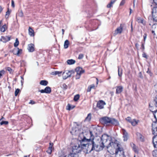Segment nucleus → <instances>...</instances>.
<instances>
[{"instance_id":"obj_24","label":"nucleus","mask_w":157,"mask_h":157,"mask_svg":"<svg viewBox=\"0 0 157 157\" xmlns=\"http://www.w3.org/2000/svg\"><path fill=\"white\" fill-rule=\"evenodd\" d=\"M48 82L46 80H43L40 81V85L43 86H46L48 84Z\"/></svg>"},{"instance_id":"obj_19","label":"nucleus","mask_w":157,"mask_h":157,"mask_svg":"<svg viewBox=\"0 0 157 157\" xmlns=\"http://www.w3.org/2000/svg\"><path fill=\"white\" fill-rule=\"evenodd\" d=\"M29 35L31 36H34V30L30 27L29 28Z\"/></svg>"},{"instance_id":"obj_26","label":"nucleus","mask_w":157,"mask_h":157,"mask_svg":"<svg viewBox=\"0 0 157 157\" xmlns=\"http://www.w3.org/2000/svg\"><path fill=\"white\" fill-rule=\"evenodd\" d=\"M136 21L139 23H141L142 24H144L143 19L140 17H137L136 18Z\"/></svg>"},{"instance_id":"obj_36","label":"nucleus","mask_w":157,"mask_h":157,"mask_svg":"<svg viewBox=\"0 0 157 157\" xmlns=\"http://www.w3.org/2000/svg\"><path fill=\"white\" fill-rule=\"evenodd\" d=\"M152 155L154 156L157 157V149L152 152Z\"/></svg>"},{"instance_id":"obj_3","label":"nucleus","mask_w":157,"mask_h":157,"mask_svg":"<svg viewBox=\"0 0 157 157\" xmlns=\"http://www.w3.org/2000/svg\"><path fill=\"white\" fill-rule=\"evenodd\" d=\"M109 138V136L106 134H104L102 136L101 138V140L98 143L101 150H102L105 147L107 148V146L109 144V143L112 142L110 140H108Z\"/></svg>"},{"instance_id":"obj_42","label":"nucleus","mask_w":157,"mask_h":157,"mask_svg":"<svg viewBox=\"0 0 157 157\" xmlns=\"http://www.w3.org/2000/svg\"><path fill=\"white\" fill-rule=\"evenodd\" d=\"M125 0H122L120 3V6H122L125 3Z\"/></svg>"},{"instance_id":"obj_48","label":"nucleus","mask_w":157,"mask_h":157,"mask_svg":"<svg viewBox=\"0 0 157 157\" xmlns=\"http://www.w3.org/2000/svg\"><path fill=\"white\" fill-rule=\"evenodd\" d=\"M142 56L143 57L145 58H147V55L144 52L142 54Z\"/></svg>"},{"instance_id":"obj_47","label":"nucleus","mask_w":157,"mask_h":157,"mask_svg":"<svg viewBox=\"0 0 157 157\" xmlns=\"http://www.w3.org/2000/svg\"><path fill=\"white\" fill-rule=\"evenodd\" d=\"M147 36V34L146 33H145L144 35V42H145V40L146 39Z\"/></svg>"},{"instance_id":"obj_59","label":"nucleus","mask_w":157,"mask_h":157,"mask_svg":"<svg viewBox=\"0 0 157 157\" xmlns=\"http://www.w3.org/2000/svg\"><path fill=\"white\" fill-rule=\"evenodd\" d=\"M154 2L157 5V0H153Z\"/></svg>"},{"instance_id":"obj_43","label":"nucleus","mask_w":157,"mask_h":157,"mask_svg":"<svg viewBox=\"0 0 157 157\" xmlns=\"http://www.w3.org/2000/svg\"><path fill=\"white\" fill-rule=\"evenodd\" d=\"M67 109L68 110H70L71 109V106L70 104H68L67 106Z\"/></svg>"},{"instance_id":"obj_16","label":"nucleus","mask_w":157,"mask_h":157,"mask_svg":"<svg viewBox=\"0 0 157 157\" xmlns=\"http://www.w3.org/2000/svg\"><path fill=\"white\" fill-rule=\"evenodd\" d=\"M28 49L30 52H32L34 51V45L32 44H30L28 45Z\"/></svg>"},{"instance_id":"obj_22","label":"nucleus","mask_w":157,"mask_h":157,"mask_svg":"<svg viewBox=\"0 0 157 157\" xmlns=\"http://www.w3.org/2000/svg\"><path fill=\"white\" fill-rule=\"evenodd\" d=\"M116 1V0H112L107 5V7L108 8H109L112 7L114 3Z\"/></svg>"},{"instance_id":"obj_5","label":"nucleus","mask_w":157,"mask_h":157,"mask_svg":"<svg viewBox=\"0 0 157 157\" xmlns=\"http://www.w3.org/2000/svg\"><path fill=\"white\" fill-rule=\"evenodd\" d=\"M80 144L78 143V144L73 146L72 148V153L74 154H77L81 152L82 150L83 151V145H81V140H79Z\"/></svg>"},{"instance_id":"obj_30","label":"nucleus","mask_w":157,"mask_h":157,"mask_svg":"<svg viewBox=\"0 0 157 157\" xmlns=\"http://www.w3.org/2000/svg\"><path fill=\"white\" fill-rule=\"evenodd\" d=\"M137 123L138 122L135 119H133L131 122V123L132 124V125L134 126H135Z\"/></svg>"},{"instance_id":"obj_50","label":"nucleus","mask_w":157,"mask_h":157,"mask_svg":"<svg viewBox=\"0 0 157 157\" xmlns=\"http://www.w3.org/2000/svg\"><path fill=\"white\" fill-rule=\"evenodd\" d=\"M141 48H142L143 49V50H144V49L145 47H144V43H142L141 47Z\"/></svg>"},{"instance_id":"obj_63","label":"nucleus","mask_w":157,"mask_h":157,"mask_svg":"<svg viewBox=\"0 0 157 157\" xmlns=\"http://www.w3.org/2000/svg\"><path fill=\"white\" fill-rule=\"evenodd\" d=\"M151 33H152L154 35H155V31H154L152 30V31H151Z\"/></svg>"},{"instance_id":"obj_32","label":"nucleus","mask_w":157,"mask_h":157,"mask_svg":"<svg viewBox=\"0 0 157 157\" xmlns=\"http://www.w3.org/2000/svg\"><path fill=\"white\" fill-rule=\"evenodd\" d=\"M19 44V42L17 38H16L15 42L14 44V46L15 47H17Z\"/></svg>"},{"instance_id":"obj_9","label":"nucleus","mask_w":157,"mask_h":157,"mask_svg":"<svg viewBox=\"0 0 157 157\" xmlns=\"http://www.w3.org/2000/svg\"><path fill=\"white\" fill-rule=\"evenodd\" d=\"M122 132L123 134V137L124 138V140L126 141L128 138V133L124 129H122Z\"/></svg>"},{"instance_id":"obj_33","label":"nucleus","mask_w":157,"mask_h":157,"mask_svg":"<svg viewBox=\"0 0 157 157\" xmlns=\"http://www.w3.org/2000/svg\"><path fill=\"white\" fill-rule=\"evenodd\" d=\"M61 87L64 90H66L67 89L68 86L65 84L63 83L61 86Z\"/></svg>"},{"instance_id":"obj_53","label":"nucleus","mask_w":157,"mask_h":157,"mask_svg":"<svg viewBox=\"0 0 157 157\" xmlns=\"http://www.w3.org/2000/svg\"><path fill=\"white\" fill-rule=\"evenodd\" d=\"M39 92H40L41 93H45V90H39Z\"/></svg>"},{"instance_id":"obj_25","label":"nucleus","mask_w":157,"mask_h":157,"mask_svg":"<svg viewBox=\"0 0 157 157\" xmlns=\"http://www.w3.org/2000/svg\"><path fill=\"white\" fill-rule=\"evenodd\" d=\"M64 157H78V155L77 154H74L70 153L68 155H66Z\"/></svg>"},{"instance_id":"obj_29","label":"nucleus","mask_w":157,"mask_h":157,"mask_svg":"<svg viewBox=\"0 0 157 157\" xmlns=\"http://www.w3.org/2000/svg\"><path fill=\"white\" fill-rule=\"evenodd\" d=\"M131 145L134 151H135L136 152L137 151V149L136 147V145L134 144H133V143L131 144Z\"/></svg>"},{"instance_id":"obj_62","label":"nucleus","mask_w":157,"mask_h":157,"mask_svg":"<svg viewBox=\"0 0 157 157\" xmlns=\"http://www.w3.org/2000/svg\"><path fill=\"white\" fill-rule=\"evenodd\" d=\"M19 15L21 16L22 17L23 16V13H19Z\"/></svg>"},{"instance_id":"obj_44","label":"nucleus","mask_w":157,"mask_h":157,"mask_svg":"<svg viewBox=\"0 0 157 157\" xmlns=\"http://www.w3.org/2000/svg\"><path fill=\"white\" fill-rule=\"evenodd\" d=\"M8 71L10 72V73H11L12 69L10 67H8L6 69Z\"/></svg>"},{"instance_id":"obj_28","label":"nucleus","mask_w":157,"mask_h":157,"mask_svg":"<svg viewBox=\"0 0 157 157\" xmlns=\"http://www.w3.org/2000/svg\"><path fill=\"white\" fill-rule=\"evenodd\" d=\"M7 27L6 25H4L0 28V30L1 32H4L5 31Z\"/></svg>"},{"instance_id":"obj_14","label":"nucleus","mask_w":157,"mask_h":157,"mask_svg":"<svg viewBox=\"0 0 157 157\" xmlns=\"http://www.w3.org/2000/svg\"><path fill=\"white\" fill-rule=\"evenodd\" d=\"M152 142L154 147H157V136H155L153 137Z\"/></svg>"},{"instance_id":"obj_10","label":"nucleus","mask_w":157,"mask_h":157,"mask_svg":"<svg viewBox=\"0 0 157 157\" xmlns=\"http://www.w3.org/2000/svg\"><path fill=\"white\" fill-rule=\"evenodd\" d=\"M22 50L19 49L18 48H14L13 51V54L19 56L20 54L21 53Z\"/></svg>"},{"instance_id":"obj_57","label":"nucleus","mask_w":157,"mask_h":157,"mask_svg":"<svg viewBox=\"0 0 157 157\" xmlns=\"http://www.w3.org/2000/svg\"><path fill=\"white\" fill-rule=\"evenodd\" d=\"M51 74L52 75H56V71L52 72Z\"/></svg>"},{"instance_id":"obj_7","label":"nucleus","mask_w":157,"mask_h":157,"mask_svg":"<svg viewBox=\"0 0 157 157\" xmlns=\"http://www.w3.org/2000/svg\"><path fill=\"white\" fill-rule=\"evenodd\" d=\"M151 13L153 21L157 22V7L153 8Z\"/></svg>"},{"instance_id":"obj_64","label":"nucleus","mask_w":157,"mask_h":157,"mask_svg":"<svg viewBox=\"0 0 157 157\" xmlns=\"http://www.w3.org/2000/svg\"><path fill=\"white\" fill-rule=\"evenodd\" d=\"M2 10V7L0 6V13L1 12Z\"/></svg>"},{"instance_id":"obj_2","label":"nucleus","mask_w":157,"mask_h":157,"mask_svg":"<svg viewBox=\"0 0 157 157\" xmlns=\"http://www.w3.org/2000/svg\"><path fill=\"white\" fill-rule=\"evenodd\" d=\"M110 147H113L115 149V154L116 157H123L124 152L122 148L120 147V144L117 141L115 142H110L109 144L107 146V149Z\"/></svg>"},{"instance_id":"obj_61","label":"nucleus","mask_w":157,"mask_h":157,"mask_svg":"<svg viewBox=\"0 0 157 157\" xmlns=\"http://www.w3.org/2000/svg\"><path fill=\"white\" fill-rule=\"evenodd\" d=\"M62 34L63 35L64 33V30L63 29H62Z\"/></svg>"},{"instance_id":"obj_37","label":"nucleus","mask_w":157,"mask_h":157,"mask_svg":"<svg viewBox=\"0 0 157 157\" xmlns=\"http://www.w3.org/2000/svg\"><path fill=\"white\" fill-rule=\"evenodd\" d=\"M20 91V90L19 89H17L15 91V95L16 96L18 94Z\"/></svg>"},{"instance_id":"obj_52","label":"nucleus","mask_w":157,"mask_h":157,"mask_svg":"<svg viewBox=\"0 0 157 157\" xmlns=\"http://www.w3.org/2000/svg\"><path fill=\"white\" fill-rule=\"evenodd\" d=\"M91 89H92L91 88L90 86H89L88 87L87 90V92H90L91 91Z\"/></svg>"},{"instance_id":"obj_8","label":"nucleus","mask_w":157,"mask_h":157,"mask_svg":"<svg viewBox=\"0 0 157 157\" xmlns=\"http://www.w3.org/2000/svg\"><path fill=\"white\" fill-rule=\"evenodd\" d=\"M105 105V103L102 100L99 101L97 103V106L99 109H101L104 108V106Z\"/></svg>"},{"instance_id":"obj_46","label":"nucleus","mask_w":157,"mask_h":157,"mask_svg":"<svg viewBox=\"0 0 157 157\" xmlns=\"http://www.w3.org/2000/svg\"><path fill=\"white\" fill-rule=\"evenodd\" d=\"M81 75L77 74L76 75V79H78L80 78V75Z\"/></svg>"},{"instance_id":"obj_4","label":"nucleus","mask_w":157,"mask_h":157,"mask_svg":"<svg viewBox=\"0 0 157 157\" xmlns=\"http://www.w3.org/2000/svg\"><path fill=\"white\" fill-rule=\"evenodd\" d=\"M100 121L102 124L107 125L111 124L117 125L119 124L118 122L116 119L107 117H105L101 118Z\"/></svg>"},{"instance_id":"obj_40","label":"nucleus","mask_w":157,"mask_h":157,"mask_svg":"<svg viewBox=\"0 0 157 157\" xmlns=\"http://www.w3.org/2000/svg\"><path fill=\"white\" fill-rule=\"evenodd\" d=\"M56 75H58L59 76H60L61 75L62 73V71H56Z\"/></svg>"},{"instance_id":"obj_51","label":"nucleus","mask_w":157,"mask_h":157,"mask_svg":"<svg viewBox=\"0 0 157 157\" xmlns=\"http://www.w3.org/2000/svg\"><path fill=\"white\" fill-rule=\"evenodd\" d=\"M139 46V44L138 43H136L135 44V47H136V48L138 49Z\"/></svg>"},{"instance_id":"obj_21","label":"nucleus","mask_w":157,"mask_h":157,"mask_svg":"<svg viewBox=\"0 0 157 157\" xmlns=\"http://www.w3.org/2000/svg\"><path fill=\"white\" fill-rule=\"evenodd\" d=\"M67 62V64L69 65L73 64L75 63V61L73 59H68Z\"/></svg>"},{"instance_id":"obj_41","label":"nucleus","mask_w":157,"mask_h":157,"mask_svg":"<svg viewBox=\"0 0 157 157\" xmlns=\"http://www.w3.org/2000/svg\"><path fill=\"white\" fill-rule=\"evenodd\" d=\"M126 120L128 121V122H129L130 123L132 121V120H131V117H128L126 118Z\"/></svg>"},{"instance_id":"obj_17","label":"nucleus","mask_w":157,"mask_h":157,"mask_svg":"<svg viewBox=\"0 0 157 157\" xmlns=\"http://www.w3.org/2000/svg\"><path fill=\"white\" fill-rule=\"evenodd\" d=\"M116 93L117 94L121 93L123 91V87L122 86H117Z\"/></svg>"},{"instance_id":"obj_1","label":"nucleus","mask_w":157,"mask_h":157,"mask_svg":"<svg viewBox=\"0 0 157 157\" xmlns=\"http://www.w3.org/2000/svg\"><path fill=\"white\" fill-rule=\"evenodd\" d=\"M90 138L87 139L84 136V133L80 134L78 137V140H81V145H83V151L86 153H90L94 150L97 151H101L98 143L94 141V136L92 131H90Z\"/></svg>"},{"instance_id":"obj_39","label":"nucleus","mask_w":157,"mask_h":157,"mask_svg":"<svg viewBox=\"0 0 157 157\" xmlns=\"http://www.w3.org/2000/svg\"><path fill=\"white\" fill-rule=\"evenodd\" d=\"M10 14V12L9 10H8L6 12V14L5 16V17L6 18H8L9 17V16Z\"/></svg>"},{"instance_id":"obj_20","label":"nucleus","mask_w":157,"mask_h":157,"mask_svg":"<svg viewBox=\"0 0 157 157\" xmlns=\"http://www.w3.org/2000/svg\"><path fill=\"white\" fill-rule=\"evenodd\" d=\"M45 93L46 94H49L51 92V89L49 86H47L44 89Z\"/></svg>"},{"instance_id":"obj_35","label":"nucleus","mask_w":157,"mask_h":157,"mask_svg":"<svg viewBox=\"0 0 157 157\" xmlns=\"http://www.w3.org/2000/svg\"><path fill=\"white\" fill-rule=\"evenodd\" d=\"M0 124L1 125L3 124L6 125L8 124V122L7 121H2L0 122Z\"/></svg>"},{"instance_id":"obj_12","label":"nucleus","mask_w":157,"mask_h":157,"mask_svg":"<svg viewBox=\"0 0 157 157\" xmlns=\"http://www.w3.org/2000/svg\"><path fill=\"white\" fill-rule=\"evenodd\" d=\"M76 71L77 74L81 75L85 72L84 70H83L82 68L80 67H77L75 69Z\"/></svg>"},{"instance_id":"obj_11","label":"nucleus","mask_w":157,"mask_h":157,"mask_svg":"<svg viewBox=\"0 0 157 157\" xmlns=\"http://www.w3.org/2000/svg\"><path fill=\"white\" fill-rule=\"evenodd\" d=\"M10 37L7 36H2L0 41L4 43H6L10 40Z\"/></svg>"},{"instance_id":"obj_23","label":"nucleus","mask_w":157,"mask_h":157,"mask_svg":"<svg viewBox=\"0 0 157 157\" xmlns=\"http://www.w3.org/2000/svg\"><path fill=\"white\" fill-rule=\"evenodd\" d=\"M69 44V42L68 40H66L64 43V48L65 49H66L68 48V45Z\"/></svg>"},{"instance_id":"obj_54","label":"nucleus","mask_w":157,"mask_h":157,"mask_svg":"<svg viewBox=\"0 0 157 157\" xmlns=\"http://www.w3.org/2000/svg\"><path fill=\"white\" fill-rule=\"evenodd\" d=\"M156 25H157V24H154L152 26V28H153V29L155 28L156 27Z\"/></svg>"},{"instance_id":"obj_38","label":"nucleus","mask_w":157,"mask_h":157,"mask_svg":"<svg viewBox=\"0 0 157 157\" xmlns=\"http://www.w3.org/2000/svg\"><path fill=\"white\" fill-rule=\"evenodd\" d=\"M84 55L83 54H80L78 56V59H82Z\"/></svg>"},{"instance_id":"obj_55","label":"nucleus","mask_w":157,"mask_h":157,"mask_svg":"<svg viewBox=\"0 0 157 157\" xmlns=\"http://www.w3.org/2000/svg\"><path fill=\"white\" fill-rule=\"evenodd\" d=\"M35 103V102L32 100H30V102H29V104H34Z\"/></svg>"},{"instance_id":"obj_49","label":"nucleus","mask_w":157,"mask_h":157,"mask_svg":"<svg viewBox=\"0 0 157 157\" xmlns=\"http://www.w3.org/2000/svg\"><path fill=\"white\" fill-rule=\"evenodd\" d=\"M91 89H95V87L94 84H92L90 86Z\"/></svg>"},{"instance_id":"obj_34","label":"nucleus","mask_w":157,"mask_h":157,"mask_svg":"<svg viewBox=\"0 0 157 157\" xmlns=\"http://www.w3.org/2000/svg\"><path fill=\"white\" fill-rule=\"evenodd\" d=\"M79 98V94H77L75 96L74 98V100L75 101H77Z\"/></svg>"},{"instance_id":"obj_45","label":"nucleus","mask_w":157,"mask_h":157,"mask_svg":"<svg viewBox=\"0 0 157 157\" xmlns=\"http://www.w3.org/2000/svg\"><path fill=\"white\" fill-rule=\"evenodd\" d=\"M138 76L141 78L142 79L143 78V76L141 72L139 73L138 74Z\"/></svg>"},{"instance_id":"obj_13","label":"nucleus","mask_w":157,"mask_h":157,"mask_svg":"<svg viewBox=\"0 0 157 157\" xmlns=\"http://www.w3.org/2000/svg\"><path fill=\"white\" fill-rule=\"evenodd\" d=\"M123 30V27L121 26V25L120 26L118 27L115 30V33H114V35H116L117 34H120L121 33Z\"/></svg>"},{"instance_id":"obj_58","label":"nucleus","mask_w":157,"mask_h":157,"mask_svg":"<svg viewBox=\"0 0 157 157\" xmlns=\"http://www.w3.org/2000/svg\"><path fill=\"white\" fill-rule=\"evenodd\" d=\"M11 5H12V6L13 7H14V2L13 0H12V2H11Z\"/></svg>"},{"instance_id":"obj_60","label":"nucleus","mask_w":157,"mask_h":157,"mask_svg":"<svg viewBox=\"0 0 157 157\" xmlns=\"http://www.w3.org/2000/svg\"><path fill=\"white\" fill-rule=\"evenodd\" d=\"M132 10L130 8V12H129L130 14L131 13H132Z\"/></svg>"},{"instance_id":"obj_18","label":"nucleus","mask_w":157,"mask_h":157,"mask_svg":"<svg viewBox=\"0 0 157 157\" xmlns=\"http://www.w3.org/2000/svg\"><path fill=\"white\" fill-rule=\"evenodd\" d=\"M53 145V143H50L49 146L46 152L49 154H51L52 152V146Z\"/></svg>"},{"instance_id":"obj_56","label":"nucleus","mask_w":157,"mask_h":157,"mask_svg":"<svg viewBox=\"0 0 157 157\" xmlns=\"http://www.w3.org/2000/svg\"><path fill=\"white\" fill-rule=\"evenodd\" d=\"M154 124V126H157V119H156V121L154 122V124Z\"/></svg>"},{"instance_id":"obj_27","label":"nucleus","mask_w":157,"mask_h":157,"mask_svg":"<svg viewBox=\"0 0 157 157\" xmlns=\"http://www.w3.org/2000/svg\"><path fill=\"white\" fill-rule=\"evenodd\" d=\"M122 70L120 67H118V75L119 76L121 77L122 76Z\"/></svg>"},{"instance_id":"obj_6","label":"nucleus","mask_w":157,"mask_h":157,"mask_svg":"<svg viewBox=\"0 0 157 157\" xmlns=\"http://www.w3.org/2000/svg\"><path fill=\"white\" fill-rule=\"evenodd\" d=\"M75 72V71L73 70L65 71L62 74L63 79H66L67 78L70 77L72 74H74Z\"/></svg>"},{"instance_id":"obj_15","label":"nucleus","mask_w":157,"mask_h":157,"mask_svg":"<svg viewBox=\"0 0 157 157\" xmlns=\"http://www.w3.org/2000/svg\"><path fill=\"white\" fill-rule=\"evenodd\" d=\"M152 133L155 136H157V126H154V124H152Z\"/></svg>"},{"instance_id":"obj_31","label":"nucleus","mask_w":157,"mask_h":157,"mask_svg":"<svg viewBox=\"0 0 157 157\" xmlns=\"http://www.w3.org/2000/svg\"><path fill=\"white\" fill-rule=\"evenodd\" d=\"M91 113H89L86 118L85 120L88 121H90L91 119Z\"/></svg>"}]
</instances>
